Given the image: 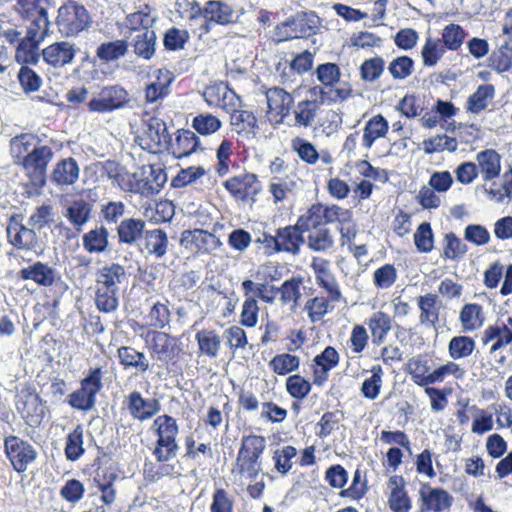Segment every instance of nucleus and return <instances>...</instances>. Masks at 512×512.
<instances>
[{
	"mask_svg": "<svg viewBox=\"0 0 512 512\" xmlns=\"http://www.w3.org/2000/svg\"><path fill=\"white\" fill-rule=\"evenodd\" d=\"M90 16L87 9L76 1H68L58 9L56 25L64 37L77 35L88 28Z\"/></svg>",
	"mask_w": 512,
	"mask_h": 512,
	"instance_id": "1",
	"label": "nucleus"
},
{
	"mask_svg": "<svg viewBox=\"0 0 512 512\" xmlns=\"http://www.w3.org/2000/svg\"><path fill=\"white\" fill-rule=\"evenodd\" d=\"M266 447L263 436L250 435L242 439V446L239 450L236 464L239 473L249 478H255L260 470L259 458Z\"/></svg>",
	"mask_w": 512,
	"mask_h": 512,
	"instance_id": "2",
	"label": "nucleus"
},
{
	"mask_svg": "<svg viewBox=\"0 0 512 512\" xmlns=\"http://www.w3.org/2000/svg\"><path fill=\"white\" fill-rule=\"evenodd\" d=\"M138 139L143 149L152 153H159L169 146L170 134L166 123L162 119L151 117L143 121L142 132Z\"/></svg>",
	"mask_w": 512,
	"mask_h": 512,
	"instance_id": "3",
	"label": "nucleus"
},
{
	"mask_svg": "<svg viewBox=\"0 0 512 512\" xmlns=\"http://www.w3.org/2000/svg\"><path fill=\"white\" fill-rule=\"evenodd\" d=\"M130 101L129 93L119 85L105 86L88 103L90 112L109 113L123 108Z\"/></svg>",
	"mask_w": 512,
	"mask_h": 512,
	"instance_id": "4",
	"label": "nucleus"
},
{
	"mask_svg": "<svg viewBox=\"0 0 512 512\" xmlns=\"http://www.w3.org/2000/svg\"><path fill=\"white\" fill-rule=\"evenodd\" d=\"M4 447L13 468L20 473L26 471L28 465L37 457V452L32 445L17 436L6 437Z\"/></svg>",
	"mask_w": 512,
	"mask_h": 512,
	"instance_id": "5",
	"label": "nucleus"
},
{
	"mask_svg": "<svg viewBox=\"0 0 512 512\" xmlns=\"http://www.w3.org/2000/svg\"><path fill=\"white\" fill-rule=\"evenodd\" d=\"M52 150L48 146L34 148L23 158V167L33 184L43 186L46 181L47 165L52 158Z\"/></svg>",
	"mask_w": 512,
	"mask_h": 512,
	"instance_id": "6",
	"label": "nucleus"
},
{
	"mask_svg": "<svg viewBox=\"0 0 512 512\" xmlns=\"http://www.w3.org/2000/svg\"><path fill=\"white\" fill-rule=\"evenodd\" d=\"M79 48L69 41H59L50 44L41 51V56L46 64L60 69L73 62Z\"/></svg>",
	"mask_w": 512,
	"mask_h": 512,
	"instance_id": "7",
	"label": "nucleus"
},
{
	"mask_svg": "<svg viewBox=\"0 0 512 512\" xmlns=\"http://www.w3.org/2000/svg\"><path fill=\"white\" fill-rule=\"evenodd\" d=\"M150 349L151 356L163 364L172 362L181 351L178 340L164 332H153Z\"/></svg>",
	"mask_w": 512,
	"mask_h": 512,
	"instance_id": "8",
	"label": "nucleus"
},
{
	"mask_svg": "<svg viewBox=\"0 0 512 512\" xmlns=\"http://www.w3.org/2000/svg\"><path fill=\"white\" fill-rule=\"evenodd\" d=\"M197 13L205 19L201 28L207 33L211 29V23L226 25L233 21L234 10L222 1H208L203 8H198Z\"/></svg>",
	"mask_w": 512,
	"mask_h": 512,
	"instance_id": "9",
	"label": "nucleus"
},
{
	"mask_svg": "<svg viewBox=\"0 0 512 512\" xmlns=\"http://www.w3.org/2000/svg\"><path fill=\"white\" fill-rule=\"evenodd\" d=\"M419 495L422 501V512H442L448 510L453 502V497L446 490L442 488H432L428 484L422 485Z\"/></svg>",
	"mask_w": 512,
	"mask_h": 512,
	"instance_id": "10",
	"label": "nucleus"
},
{
	"mask_svg": "<svg viewBox=\"0 0 512 512\" xmlns=\"http://www.w3.org/2000/svg\"><path fill=\"white\" fill-rule=\"evenodd\" d=\"M127 408L130 415L139 421H145L152 418L160 410L159 400L144 399L140 392L133 391L126 399Z\"/></svg>",
	"mask_w": 512,
	"mask_h": 512,
	"instance_id": "11",
	"label": "nucleus"
},
{
	"mask_svg": "<svg viewBox=\"0 0 512 512\" xmlns=\"http://www.w3.org/2000/svg\"><path fill=\"white\" fill-rule=\"evenodd\" d=\"M9 242L17 249L35 250L39 243L35 229L15 221H11L7 227Z\"/></svg>",
	"mask_w": 512,
	"mask_h": 512,
	"instance_id": "12",
	"label": "nucleus"
},
{
	"mask_svg": "<svg viewBox=\"0 0 512 512\" xmlns=\"http://www.w3.org/2000/svg\"><path fill=\"white\" fill-rule=\"evenodd\" d=\"M268 112L274 113L282 121L290 114L294 99L290 93L280 87L269 88L265 92Z\"/></svg>",
	"mask_w": 512,
	"mask_h": 512,
	"instance_id": "13",
	"label": "nucleus"
},
{
	"mask_svg": "<svg viewBox=\"0 0 512 512\" xmlns=\"http://www.w3.org/2000/svg\"><path fill=\"white\" fill-rule=\"evenodd\" d=\"M224 187L236 198L246 200L258 192V181L255 174H242L224 182Z\"/></svg>",
	"mask_w": 512,
	"mask_h": 512,
	"instance_id": "14",
	"label": "nucleus"
},
{
	"mask_svg": "<svg viewBox=\"0 0 512 512\" xmlns=\"http://www.w3.org/2000/svg\"><path fill=\"white\" fill-rule=\"evenodd\" d=\"M303 233L301 228L297 227V223L277 229V252L298 254L300 246L304 243Z\"/></svg>",
	"mask_w": 512,
	"mask_h": 512,
	"instance_id": "15",
	"label": "nucleus"
},
{
	"mask_svg": "<svg viewBox=\"0 0 512 512\" xmlns=\"http://www.w3.org/2000/svg\"><path fill=\"white\" fill-rule=\"evenodd\" d=\"M318 17L314 13H301L289 20L283 27L290 29L286 38H305L315 33Z\"/></svg>",
	"mask_w": 512,
	"mask_h": 512,
	"instance_id": "16",
	"label": "nucleus"
},
{
	"mask_svg": "<svg viewBox=\"0 0 512 512\" xmlns=\"http://www.w3.org/2000/svg\"><path fill=\"white\" fill-rule=\"evenodd\" d=\"M199 139L190 130H179L175 141L170 138L169 146L166 148L175 158L181 159L196 151Z\"/></svg>",
	"mask_w": 512,
	"mask_h": 512,
	"instance_id": "17",
	"label": "nucleus"
},
{
	"mask_svg": "<svg viewBox=\"0 0 512 512\" xmlns=\"http://www.w3.org/2000/svg\"><path fill=\"white\" fill-rule=\"evenodd\" d=\"M146 222L142 219L128 218L121 221L117 228L120 243L138 244L146 233Z\"/></svg>",
	"mask_w": 512,
	"mask_h": 512,
	"instance_id": "18",
	"label": "nucleus"
},
{
	"mask_svg": "<svg viewBox=\"0 0 512 512\" xmlns=\"http://www.w3.org/2000/svg\"><path fill=\"white\" fill-rule=\"evenodd\" d=\"M80 175V168L73 158H66L59 161L51 175V181L58 186L74 184Z\"/></svg>",
	"mask_w": 512,
	"mask_h": 512,
	"instance_id": "19",
	"label": "nucleus"
},
{
	"mask_svg": "<svg viewBox=\"0 0 512 512\" xmlns=\"http://www.w3.org/2000/svg\"><path fill=\"white\" fill-rule=\"evenodd\" d=\"M18 410L25 422L31 427L39 426L44 418V408L37 394L29 393L25 395L21 406H18Z\"/></svg>",
	"mask_w": 512,
	"mask_h": 512,
	"instance_id": "20",
	"label": "nucleus"
},
{
	"mask_svg": "<svg viewBox=\"0 0 512 512\" xmlns=\"http://www.w3.org/2000/svg\"><path fill=\"white\" fill-rule=\"evenodd\" d=\"M19 276L23 280H33L40 286H51L55 282V270L48 264L36 262L20 270Z\"/></svg>",
	"mask_w": 512,
	"mask_h": 512,
	"instance_id": "21",
	"label": "nucleus"
},
{
	"mask_svg": "<svg viewBox=\"0 0 512 512\" xmlns=\"http://www.w3.org/2000/svg\"><path fill=\"white\" fill-rule=\"evenodd\" d=\"M130 45L134 53L144 59L150 60L156 50V34L154 30L139 31L135 35L129 36Z\"/></svg>",
	"mask_w": 512,
	"mask_h": 512,
	"instance_id": "22",
	"label": "nucleus"
},
{
	"mask_svg": "<svg viewBox=\"0 0 512 512\" xmlns=\"http://www.w3.org/2000/svg\"><path fill=\"white\" fill-rule=\"evenodd\" d=\"M477 168L485 181L496 178L501 171L500 155L493 149L481 151L476 156Z\"/></svg>",
	"mask_w": 512,
	"mask_h": 512,
	"instance_id": "23",
	"label": "nucleus"
},
{
	"mask_svg": "<svg viewBox=\"0 0 512 512\" xmlns=\"http://www.w3.org/2000/svg\"><path fill=\"white\" fill-rule=\"evenodd\" d=\"M92 205L82 199L74 200L66 206L65 217L77 231H81L91 217Z\"/></svg>",
	"mask_w": 512,
	"mask_h": 512,
	"instance_id": "24",
	"label": "nucleus"
},
{
	"mask_svg": "<svg viewBox=\"0 0 512 512\" xmlns=\"http://www.w3.org/2000/svg\"><path fill=\"white\" fill-rule=\"evenodd\" d=\"M42 41L25 35L20 39L15 53V59L18 63L37 64L41 54H39V45Z\"/></svg>",
	"mask_w": 512,
	"mask_h": 512,
	"instance_id": "25",
	"label": "nucleus"
},
{
	"mask_svg": "<svg viewBox=\"0 0 512 512\" xmlns=\"http://www.w3.org/2000/svg\"><path fill=\"white\" fill-rule=\"evenodd\" d=\"M172 80L173 77L169 71L158 70L156 79L148 84L145 89L147 102L153 103L168 96Z\"/></svg>",
	"mask_w": 512,
	"mask_h": 512,
	"instance_id": "26",
	"label": "nucleus"
},
{
	"mask_svg": "<svg viewBox=\"0 0 512 512\" xmlns=\"http://www.w3.org/2000/svg\"><path fill=\"white\" fill-rule=\"evenodd\" d=\"M459 320L464 331L472 332L483 326L485 315L479 304L468 303L462 307Z\"/></svg>",
	"mask_w": 512,
	"mask_h": 512,
	"instance_id": "27",
	"label": "nucleus"
},
{
	"mask_svg": "<svg viewBox=\"0 0 512 512\" xmlns=\"http://www.w3.org/2000/svg\"><path fill=\"white\" fill-rule=\"evenodd\" d=\"M372 342L376 345L382 344L392 327V319L384 312L378 311L372 314L367 323Z\"/></svg>",
	"mask_w": 512,
	"mask_h": 512,
	"instance_id": "28",
	"label": "nucleus"
},
{
	"mask_svg": "<svg viewBox=\"0 0 512 512\" xmlns=\"http://www.w3.org/2000/svg\"><path fill=\"white\" fill-rule=\"evenodd\" d=\"M117 355L119 362L124 368H134L144 373L149 369V362L143 352H139L133 347L122 346L118 348Z\"/></svg>",
	"mask_w": 512,
	"mask_h": 512,
	"instance_id": "29",
	"label": "nucleus"
},
{
	"mask_svg": "<svg viewBox=\"0 0 512 512\" xmlns=\"http://www.w3.org/2000/svg\"><path fill=\"white\" fill-rule=\"evenodd\" d=\"M125 269L123 266L117 263H113L110 265L104 266L97 275V285L100 287H105L119 290L118 285L125 278Z\"/></svg>",
	"mask_w": 512,
	"mask_h": 512,
	"instance_id": "30",
	"label": "nucleus"
},
{
	"mask_svg": "<svg viewBox=\"0 0 512 512\" xmlns=\"http://www.w3.org/2000/svg\"><path fill=\"white\" fill-rule=\"evenodd\" d=\"M388 129V122L382 115L372 117L364 127L363 146L371 148L377 139L386 135Z\"/></svg>",
	"mask_w": 512,
	"mask_h": 512,
	"instance_id": "31",
	"label": "nucleus"
},
{
	"mask_svg": "<svg viewBox=\"0 0 512 512\" xmlns=\"http://www.w3.org/2000/svg\"><path fill=\"white\" fill-rule=\"evenodd\" d=\"M420 309V322L426 326H435L439 320V308L437 307V295L428 293L418 298Z\"/></svg>",
	"mask_w": 512,
	"mask_h": 512,
	"instance_id": "32",
	"label": "nucleus"
},
{
	"mask_svg": "<svg viewBox=\"0 0 512 512\" xmlns=\"http://www.w3.org/2000/svg\"><path fill=\"white\" fill-rule=\"evenodd\" d=\"M493 85L483 84L468 98L467 109L474 114L486 109L494 97Z\"/></svg>",
	"mask_w": 512,
	"mask_h": 512,
	"instance_id": "33",
	"label": "nucleus"
},
{
	"mask_svg": "<svg viewBox=\"0 0 512 512\" xmlns=\"http://www.w3.org/2000/svg\"><path fill=\"white\" fill-rule=\"evenodd\" d=\"M108 230L97 227L83 235V246L89 253H102L108 246Z\"/></svg>",
	"mask_w": 512,
	"mask_h": 512,
	"instance_id": "34",
	"label": "nucleus"
},
{
	"mask_svg": "<svg viewBox=\"0 0 512 512\" xmlns=\"http://www.w3.org/2000/svg\"><path fill=\"white\" fill-rule=\"evenodd\" d=\"M320 102L317 100L300 101L294 110L295 124L302 127H310L316 118Z\"/></svg>",
	"mask_w": 512,
	"mask_h": 512,
	"instance_id": "35",
	"label": "nucleus"
},
{
	"mask_svg": "<svg viewBox=\"0 0 512 512\" xmlns=\"http://www.w3.org/2000/svg\"><path fill=\"white\" fill-rule=\"evenodd\" d=\"M128 50L126 40L120 39L102 43L96 50V56L103 62H112L123 57Z\"/></svg>",
	"mask_w": 512,
	"mask_h": 512,
	"instance_id": "36",
	"label": "nucleus"
},
{
	"mask_svg": "<svg viewBox=\"0 0 512 512\" xmlns=\"http://www.w3.org/2000/svg\"><path fill=\"white\" fill-rule=\"evenodd\" d=\"M308 247L316 252H326L334 246V238L327 227H320L308 231Z\"/></svg>",
	"mask_w": 512,
	"mask_h": 512,
	"instance_id": "37",
	"label": "nucleus"
},
{
	"mask_svg": "<svg viewBox=\"0 0 512 512\" xmlns=\"http://www.w3.org/2000/svg\"><path fill=\"white\" fill-rule=\"evenodd\" d=\"M143 238L145 240V248L150 254H154L158 258L166 254L168 239L163 230H147Z\"/></svg>",
	"mask_w": 512,
	"mask_h": 512,
	"instance_id": "38",
	"label": "nucleus"
},
{
	"mask_svg": "<svg viewBox=\"0 0 512 512\" xmlns=\"http://www.w3.org/2000/svg\"><path fill=\"white\" fill-rule=\"evenodd\" d=\"M149 174L145 177V179H142L141 182H144L143 184V190L140 187V183L137 184V188L133 189L135 192H158L163 185L167 181V175L165 171L155 165H150L149 167Z\"/></svg>",
	"mask_w": 512,
	"mask_h": 512,
	"instance_id": "39",
	"label": "nucleus"
},
{
	"mask_svg": "<svg viewBox=\"0 0 512 512\" xmlns=\"http://www.w3.org/2000/svg\"><path fill=\"white\" fill-rule=\"evenodd\" d=\"M297 227L303 232L325 227L322 204H313L305 214L297 220Z\"/></svg>",
	"mask_w": 512,
	"mask_h": 512,
	"instance_id": "40",
	"label": "nucleus"
},
{
	"mask_svg": "<svg viewBox=\"0 0 512 512\" xmlns=\"http://www.w3.org/2000/svg\"><path fill=\"white\" fill-rule=\"evenodd\" d=\"M49 4L50 0H17L16 11L23 19H31L35 16L48 15Z\"/></svg>",
	"mask_w": 512,
	"mask_h": 512,
	"instance_id": "41",
	"label": "nucleus"
},
{
	"mask_svg": "<svg viewBox=\"0 0 512 512\" xmlns=\"http://www.w3.org/2000/svg\"><path fill=\"white\" fill-rule=\"evenodd\" d=\"M199 350L201 353L216 357L220 349V337L213 330H201L196 334Z\"/></svg>",
	"mask_w": 512,
	"mask_h": 512,
	"instance_id": "42",
	"label": "nucleus"
},
{
	"mask_svg": "<svg viewBox=\"0 0 512 512\" xmlns=\"http://www.w3.org/2000/svg\"><path fill=\"white\" fill-rule=\"evenodd\" d=\"M475 348V342L468 336H455L448 345V352L452 359H460L468 357Z\"/></svg>",
	"mask_w": 512,
	"mask_h": 512,
	"instance_id": "43",
	"label": "nucleus"
},
{
	"mask_svg": "<svg viewBox=\"0 0 512 512\" xmlns=\"http://www.w3.org/2000/svg\"><path fill=\"white\" fill-rule=\"evenodd\" d=\"M83 430L77 426L68 434L65 446L66 458L70 461H77L84 454Z\"/></svg>",
	"mask_w": 512,
	"mask_h": 512,
	"instance_id": "44",
	"label": "nucleus"
},
{
	"mask_svg": "<svg viewBox=\"0 0 512 512\" xmlns=\"http://www.w3.org/2000/svg\"><path fill=\"white\" fill-rule=\"evenodd\" d=\"M445 46L440 39L428 37L422 48L421 55L425 66H434L445 53Z\"/></svg>",
	"mask_w": 512,
	"mask_h": 512,
	"instance_id": "45",
	"label": "nucleus"
},
{
	"mask_svg": "<svg viewBox=\"0 0 512 512\" xmlns=\"http://www.w3.org/2000/svg\"><path fill=\"white\" fill-rule=\"evenodd\" d=\"M468 248L453 232L447 233L444 237V248L442 256L445 259L457 260L463 257Z\"/></svg>",
	"mask_w": 512,
	"mask_h": 512,
	"instance_id": "46",
	"label": "nucleus"
},
{
	"mask_svg": "<svg viewBox=\"0 0 512 512\" xmlns=\"http://www.w3.org/2000/svg\"><path fill=\"white\" fill-rule=\"evenodd\" d=\"M230 123L238 133L253 132L257 127V118L250 111L237 109L230 113Z\"/></svg>",
	"mask_w": 512,
	"mask_h": 512,
	"instance_id": "47",
	"label": "nucleus"
},
{
	"mask_svg": "<svg viewBox=\"0 0 512 512\" xmlns=\"http://www.w3.org/2000/svg\"><path fill=\"white\" fill-rule=\"evenodd\" d=\"M178 449L176 437L160 435L153 453L159 462H166L177 455Z\"/></svg>",
	"mask_w": 512,
	"mask_h": 512,
	"instance_id": "48",
	"label": "nucleus"
},
{
	"mask_svg": "<svg viewBox=\"0 0 512 512\" xmlns=\"http://www.w3.org/2000/svg\"><path fill=\"white\" fill-rule=\"evenodd\" d=\"M118 290L100 287L97 285L95 303L101 312L110 313L118 307Z\"/></svg>",
	"mask_w": 512,
	"mask_h": 512,
	"instance_id": "49",
	"label": "nucleus"
},
{
	"mask_svg": "<svg viewBox=\"0 0 512 512\" xmlns=\"http://www.w3.org/2000/svg\"><path fill=\"white\" fill-rule=\"evenodd\" d=\"M23 20L26 22V34L44 41L49 34L50 21L48 15H40Z\"/></svg>",
	"mask_w": 512,
	"mask_h": 512,
	"instance_id": "50",
	"label": "nucleus"
},
{
	"mask_svg": "<svg viewBox=\"0 0 512 512\" xmlns=\"http://www.w3.org/2000/svg\"><path fill=\"white\" fill-rule=\"evenodd\" d=\"M465 36L466 34L460 25L451 23L443 29L442 39L440 40L447 49L455 51L463 44Z\"/></svg>",
	"mask_w": 512,
	"mask_h": 512,
	"instance_id": "51",
	"label": "nucleus"
},
{
	"mask_svg": "<svg viewBox=\"0 0 512 512\" xmlns=\"http://www.w3.org/2000/svg\"><path fill=\"white\" fill-rule=\"evenodd\" d=\"M299 365V357L288 353L276 355L270 361V366L272 367L273 371L279 375H286L294 370H297Z\"/></svg>",
	"mask_w": 512,
	"mask_h": 512,
	"instance_id": "52",
	"label": "nucleus"
},
{
	"mask_svg": "<svg viewBox=\"0 0 512 512\" xmlns=\"http://www.w3.org/2000/svg\"><path fill=\"white\" fill-rule=\"evenodd\" d=\"M154 22L155 18L146 12L138 11L128 15L127 27L130 29L129 36L135 35L139 31L153 30Z\"/></svg>",
	"mask_w": 512,
	"mask_h": 512,
	"instance_id": "53",
	"label": "nucleus"
},
{
	"mask_svg": "<svg viewBox=\"0 0 512 512\" xmlns=\"http://www.w3.org/2000/svg\"><path fill=\"white\" fill-rule=\"evenodd\" d=\"M192 236V242L195 246L202 251L210 252L221 246V241L214 234L201 230L195 229L190 232Z\"/></svg>",
	"mask_w": 512,
	"mask_h": 512,
	"instance_id": "54",
	"label": "nucleus"
},
{
	"mask_svg": "<svg viewBox=\"0 0 512 512\" xmlns=\"http://www.w3.org/2000/svg\"><path fill=\"white\" fill-rule=\"evenodd\" d=\"M330 299L323 296H317L308 300L305 304V309L308 311V315L312 322L321 320L329 310L333 309L330 305Z\"/></svg>",
	"mask_w": 512,
	"mask_h": 512,
	"instance_id": "55",
	"label": "nucleus"
},
{
	"mask_svg": "<svg viewBox=\"0 0 512 512\" xmlns=\"http://www.w3.org/2000/svg\"><path fill=\"white\" fill-rule=\"evenodd\" d=\"M414 243L418 251L428 253L433 249V232L430 223L423 222L414 233Z\"/></svg>",
	"mask_w": 512,
	"mask_h": 512,
	"instance_id": "56",
	"label": "nucleus"
},
{
	"mask_svg": "<svg viewBox=\"0 0 512 512\" xmlns=\"http://www.w3.org/2000/svg\"><path fill=\"white\" fill-rule=\"evenodd\" d=\"M414 61L408 56L395 58L388 66V70L394 79L402 80L413 73Z\"/></svg>",
	"mask_w": 512,
	"mask_h": 512,
	"instance_id": "57",
	"label": "nucleus"
},
{
	"mask_svg": "<svg viewBox=\"0 0 512 512\" xmlns=\"http://www.w3.org/2000/svg\"><path fill=\"white\" fill-rule=\"evenodd\" d=\"M397 279V271L394 265L385 264L376 269L373 274V283L377 288L388 289Z\"/></svg>",
	"mask_w": 512,
	"mask_h": 512,
	"instance_id": "58",
	"label": "nucleus"
},
{
	"mask_svg": "<svg viewBox=\"0 0 512 512\" xmlns=\"http://www.w3.org/2000/svg\"><path fill=\"white\" fill-rule=\"evenodd\" d=\"M192 126L199 134L210 135L220 129L221 121L211 114H200L194 118Z\"/></svg>",
	"mask_w": 512,
	"mask_h": 512,
	"instance_id": "59",
	"label": "nucleus"
},
{
	"mask_svg": "<svg viewBox=\"0 0 512 512\" xmlns=\"http://www.w3.org/2000/svg\"><path fill=\"white\" fill-rule=\"evenodd\" d=\"M292 148L297 152L299 158L308 164H315L319 159V154L314 145L302 138L292 140Z\"/></svg>",
	"mask_w": 512,
	"mask_h": 512,
	"instance_id": "60",
	"label": "nucleus"
},
{
	"mask_svg": "<svg viewBox=\"0 0 512 512\" xmlns=\"http://www.w3.org/2000/svg\"><path fill=\"white\" fill-rule=\"evenodd\" d=\"M384 71V60L381 57H375L365 60L360 67L361 78L364 81H375Z\"/></svg>",
	"mask_w": 512,
	"mask_h": 512,
	"instance_id": "61",
	"label": "nucleus"
},
{
	"mask_svg": "<svg viewBox=\"0 0 512 512\" xmlns=\"http://www.w3.org/2000/svg\"><path fill=\"white\" fill-rule=\"evenodd\" d=\"M464 239L474 245L482 246L489 243L491 236L483 225L469 224L464 230Z\"/></svg>",
	"mask_w": 512,
	"mask_h": 512,
	"instance_id": "62",
	"label": "nucleus"
},
{
	"mask_svg": "<svg viewBox=\"0 0 512 512\" xmlns=\"http://www.w3.org/2000/svg\"><path fill=\"white\" fill-rule=\"evenodd\" d=\"M408 373L412 376L413 381L420 386L426 385V379L429 374V367L426 361L420 357L411 358L407 364Z\"/></svg>",
	"mask_w": 512,
	"mask_h": 512,
	"instance_id": "63",
	"label": "nucleus"
},
{
	"mask_svg": "<svg viewBox=\"0 0 512 512\" xmlns=\"http://www.w3.org/2000/svg\"><path fill=\"white\" fill-rule=\"evenodd\" d=\"M389 507L393 512H408L411 508L409 499L403 487H394L389 497Z\"/></svg>",
	"mask_w": 512,
	"mask_h": 512,
	"instance_id": "64",
	"label": "nucleus"
}]
</instances>
